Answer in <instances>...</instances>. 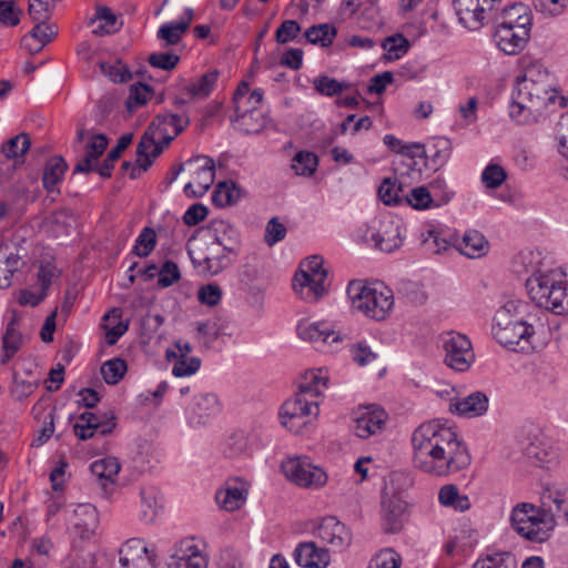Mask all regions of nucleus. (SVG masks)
<instances>
[{"label":"nucleus","instance_id":"12","mask_svg":"<svg viewBox=\"0 0 568 568\" xmlns=\"http://www.w3.org/2000/svg\"><path fill=\"white\" fill-rule=\"evenodd\" d=\"M314 534L325 545H329L334 551H342L352 542L351 531L334 516L323 518Z\"/></svg>","mask_w":568,"mask_h":568},{"label":"nucleus","instance_id":"21","mask_svg":"<svg viewBox=\"0 0 568 568\" xmlns=\"http://www.w3.org/2000/svg\"><path fill=\"white\" fill-rule=\"evenodd\" d=\"M404 232L405 227L398 220H390L383 223L382 229L377 233H373L371 240L377 250L392 253L402 246Z\"/></svg>","mask_w":568,"mask_h":568},{"label":"nucleus","instance_id":"61","mask_svg":"<svg viewBox=\"0 0 568 568\" xmlns=\"http://www.w3.org/2000/svg\"><path fill=\"white\" fill-rule=\"evenodd\" d=\"M301 31V26L295 20H285L275 32V41L280 44L294 40Z\"/></svg>","mask_w":568,"mask_h":568},{"label":"nucleus","instance_id":"45","mask_svg":"<svg viewBox=\"0 0 568 568\" xmlns=\"http://www.w3.org/2000/svg\"><path fill=\"white\" fill-rule=\"evenodd\" d=\"M382 47L386 50L388 60L400 59L409 50V41L400 33L387 37L383 40Z\"/></svg>","mask_w":568,"mask_h":568},{"label":"nucleus","instance_id":"60","mask_svg":"<svg viewBox=\"0 0 568 568\" xmlns=\"http://www.w3.org/2000/svg\"><path fill=\"white\" fill-rule=\"evenodd\" d=\"M201 359L199 357L179 358L172 369L175 377L191 376L200 369Z\"/></svg>","mask_w":568,"mask_h":568},{"label":"nucleus","instance_id":"26","mask_svg":"<svg viewBox=\"0 0 568 568\" xmlns=\"http://www.w3.org/2000/svg\"><path fill=\"white\" fill-rule=\"evenodd\" d=\"M488 397L483 392H474L468 396L450 403V409L462 416L477 417L488 409Z\"/></svg>","mask_w":568,"mask_h":568},{"label":"nucleus","instance_id":"18","mask_svg":"<svg viewBox=\"0 0 568 568\" xmlns=\"http://www.w3.org/2000/svg\"><path fill=\"white\" fill-rule=\"evenodd\" d=\"M207 560L192 539L182 540L171 556L168 568H206Z\"/></svg>","mask_w":568,"mask_h":568},{"label":"nucleus","instance_id":"50","mask_svg":"<svg viewBox=\"0 0 568 568\" xmlns=\"http://www.w3.org/2000/svg\"><path fill=\"white\" fill-rule=\"evenodd\" d=\"M402 192V185L397 184L396 180H392L390 178L384 179L378 187V195L386 205L399 204L403 200L400 195Z\"/></svg>","mask_w":568,"mask_h":568},{"label":"nucleus","instance_id":"46","mask_svg":"<svg viewBox=\"0 0 568 568\" xmlns=\"http://www.w3.org/2000/svg\"><path fill=\"white\" fill-rule=\"evenodd\" d=\"M30 145L31 141L29 134L22 132L9 139L2 145V153L8 159H16L18 156L24 155Z\"/></svg>","mask_w":568,"mask_h":568},{"label":"nucleus","instance_id":"4","mask_svg":"<svg viewBox=\"0 0 568 568\" xmlns=\"http://www.w3.org/2000/svg\"><path fill=\"white\" fill-rule=\"evenodd\" d=\"M526 288L537 310L557 315L568 314V291L565 274L557 270L537 271L526 280Z\"/></svg>","mask_w":568,"mask_h":568},{"label":"nucleus","instance_id":"48","mask_svg":"<svg viewBox=\"0 0 568 568\" xmlns=\"http://www.w3.org/2000/svg\"><path fill=\"white\" fill-rule=\"evenodd\" d=\"M187 22H169L162 24L158 30V38L164 40L168 45L178 44L182 36L187 31Z\"/></svg>","mask_w":568,"mask_h":568},{"label":"nucleus","instance_id":"31","mask_svg":"<svg viewBox=\"0 0 568 568\" xmlns=\"http://www.w3.org/2000/svg\"><path fill=\"white\" fill-rule=\"evenodd\" d=\"M297 335L308 342L326 343L332 337V343H337L341 337L332 331L326 323H311L301 321L297 325Z\"/></svg>","mask_w":568,"mask_h":568},{"label":"nucleus","instance_id":"29","mask_svg":"<svg viewBox=\"0 0 568 568\" xmlns=\"http://www.w3.org/2000/svg\"><path fill=\"white\" fill-rule=\"evenodd\" d=\"M515 26L531 30L532 18L528 8L523 3H514L504 8L496 20V27L513 28Z\"/></svg>","mask_w":568,"mask_h":568},{"label":"nucleus","instance_id":"44","mask_svg":"<svg viewBox=\"0 0 568 568\" xmlns=\"http://www.w3.org/2000/svg\"><path fill=\"white\" fill-rule=\"evenodd\" d=\"M216 501L227 511L236 510L245 500L244 490L239 487H227L216 493Z\"/></svg>","mask_w":568,"mask_h":568},{"label":"nucleus","instance_id":"17","mask_svg":"<svg viewBox=\"0 0 568 568\" xmlns=\"http://www.w3.org/2000/svg\"><path fill=\"white\" fill-rule=\"evenodd\" d=\"M189 163H195L197 166L194 181L186 183L184 191L189 196H202L214 182L215 163L207 156H197Z\"/></svg>","mask_w":568,"mask_h":568},{"label":"nucleus","instance_id":"10","mask_svg":"<svg viewBox=\"0 0 568 568\" xmlns=\"http://www.w3.org/2000/svg\"><path fill=\"white\" fill-rule=\"evenodd\" d=\"M282 470L287 479L305 488H320L327 480V475L322 468L301 458L283 462Z\"/></svg>","mask_w":568,"mask_h":568},{"label":"nucleus","instance_id":"43","mask_svg":"<svg viewBox=\"0 0 568 568\" xmlns=\"http://www.w3.org/2000/svg\"><path fill=\"white\" fill-rule=\"evenodd\" d=\"M158 132L148 128L144 134L141 136L138 145H136V156H141L142 159H153L158 158L163 152V146L156 145V136Z\"/></svg>","mask_w":568,"mask_h":568},{"label":"nucleus","instance_id":"32","mask_svg":"<svg viewBox=\"0 0 568 568\" xmlns=\"http://www.w3.org/2000/svg\"><path fill=\"white\" fill-rule=\"evenodd\" d=\"M235 130L244 134H255L261 132L266 125V118L263 113L235 112L231 118Z\"/></svg>","mask_w":568,"mask_h":568},{"label":"nucleus","instance_id":"37","mask_svg":"<svg viewBox=\"0 0 568 568\" xmlns=\"http://www.w3.org/2000/svg\"><path fill=\"white\" fill-rule=\"evenodd\" d=\"M336 34V28L329 23L312 26L304 33L310 43L320 44L324 48L329 47L333 43Z\"/></svg>","mask_w":568,"mask_h":568},{"label":"nucleus","instance_id":"25","mask_svg":"<svg viewBox=\"0 0 568 568\" xmlns=\"http://www.w3.org/2000/svg\"><path fill=\"white\" fill-rule=\"evenodd\" d=\"M209 230L214 239L213 244L221 246L224 252L237 253L241 245V237L233 225L224 220H214L211 222Z\"/></svg>","mask_w":568,"mask_h":568},{"label":"nucleus","instance_id":"57","mask_svg":"<svg viewBox=\"0 0 568 568\" xmlns=\"http://www.w3.org/2000/svg\"><path fill=\"white\" fill-rule=\"evenodd\" d=\"M181 278L178 264L171 260L163 263L159 271L158 283L161 287H169Z\"/></svg>","mask_w":568,"mask_h":568},{"label":"nucleus","instance_id":"41","mask_svg":"<svg viewBox=\"0 0 568 568\" xmlns=\"http://www.w3.org/2000/svg\"><path fill=\"white\" fill-rule=\"evenodd\" d=\"M91 473L100 480L114 481L121 466L115 457H105L98 459L91 464Z\"/></svg>","mask_w":568,"mask_h":568},{"label":"nucleus","instance_id":"33","mask_svg":"<svg viewBox=\"0 0 568 568\" xmlns=\"http://www.w3.org/2000/svg\"><path fill=\"white\" fill-rule=\"evenodd\" d=\"M68 170V163L61 155H54L45 164L42 184L48 192H53L55 185L62 180Z\"/></svg>","mask_w":568,"mask_h":568},{"label":"nucleus","instance_id":"59","mask_svg":"<svg viewBox=\"0 0 568 568\" xmlns=\"http://www.w3.org/2000/svg\"><path fill=\"white\" fill-rule=\"evenodd\" d=\"M532 6L536 11L542 14L557 17L564 13L567 0H532Z\"/></svg>","mask_w":568,"mask_h":568},{"label":"nucleus","instance_id":"39","mask_svg":"<svg viewBox=\"0 0 568 568\" xmlns=\"http://www.w3.org/2000/svg\"><path fill=\"white\" fill-rule=\"evenodd\" d=\"M219 75L217 70L206 72L197 81L187 84L185 91L191 98H206L212 92Z\"/></svg>","mask_w":568,"mask_h":568},{"label":"nucleus","instance_id":"23","mask_svg":"<svg viewBox=\"0 0 568 568\" xmlns=\"http://www.w3.org/2000/svg\"><path fill=\"white\" fill-rule=\"evenodd\" d=\"M293 555L295 562L304 568H325L331 561L328 550L313 541L298 544Z\"/></svg>","mask_w":568,"mask_h":568},{"label":"nucleus","instance_id":"2","mask_svg":"<svg viewBox=\"0 0 568 568\" xmlns=\"http://www.w3.org/2000/svg\"><path fill=\"white\" fill-rule=\"evenodd\" d=\"M557 99L560 100L561 108L567 105L565 98L558 97L548 81L535 80L530 70L523 79L517 80V88L513 92L509 104V115L518 124L536 123Z\"/></svg>","mask_w":568,"mask_h":568},{"label":"nucleus","instance_id":"28","mask_svg":"<svg viewBox=\"0 0 568 568\" xmlns=\"http://www.w3.org/2000/svg\"><path fill=\"white\" fill-rule=\"evenodd\" d=\"M190 124V119L186 114L175 113H160L149 125L159 134H170L176 138Z\"/></svg>","mask_w":568,"mask_h":568},{"label":"nucleus","instance_id":"64","mask_svg":"<svg viewBox=\"0 0 568 568\" xmlns=\"http://www.w3.org/2000/svg\"><path fill=\"white\" fill-rule=\"evenodd\" d=\"M286 235V227L277 217H272L265 229V242L272 246Z\"/></svg>","mask_w":568,"mask_h":568},{"label":"nucleus","instance_id":"7","mask_svg":"<svg viewBox=\"0 0 568 568\" xmlns=\"http://www.w3.org/2000/svg\"><path fill=\"white\" fill-rule=\"evenodd\" d=\"M510 523L514 530L531 542H545L551 536L550 517L542 518L537 506L519 503L511 511Z\"/></svg>","mask_w":568,"mask_h":568},{"label":"nucleus","instance_id":"47","mask_svg":"<svg viewBox=\"0 0 568 568\" xmlns=\"http://www.w3.org/2000/svg\"><path fill=\"white\" fill-rule=\"evenodd\" d=\"M155 245V231L150 226H145L136 237L132 253L139 257H146L154 250Z\"/></svg>","mask_w":568,"mask_h":568},{"label":"nucleus","instance_id":"40","mask_svg":"<svg viewBox=\"0 0 568 568\" xmlns=\"http://www.w3.org/2000/svg\"><path fill=\"white\" fill-rule=\"evenodd\" d=\"M313 87L318 94L332 98L341 94L345 90H348L351 88V83L346 81H337L334 78L322 74L313 80Z\"/></svg>","mask_w":568,"mask_h":568},{"label":"nucleus","instance_id":"27","mask_svg":"<svg viewBox=\"0 0 568 568\" xmlns=\"http://www.w3.org/2000/svg\"><path fill=\"white\" fill-rule=\"evenodd\" d=\"M74 515L79 518L73 525V534L75 537L87 540L94 534L98 525V511L91 504L79 505L74 509Z\"/></svg>","mask_w":568,"mask_h":568},{"label":"nucleus","instance_id":"52","mask_svg":"<svg viewBox=\"0 0 568 568\" xmlns=\"http://www.w3.org/2000/svg\"><path fill=\"white\" fill-rule=\"evenodd\" d=\"M100 69L114 83H124L132 78L129 68L120 60L114 63L101 62Z\"/></svg>","mask_w":568,"mask_h":568},{"label":"nucleus","instance_id":"54","mask_svg":"<svg viewBox=\"0 0 568 568\" xmlns=\"http://www.w3.org/2000/svg\"><path fill=\"white\" fill-rule=\"evenodd\" d=\"M402 557L394 549L381 550L369 561L368 568H400Z\"/></svg>","mask_w":568,"mask_h":568},{"label":"nucleus","instance_id":"36","mask_svg":"<svg viewBox=\"0 0 568 568\" xmlns=\"http://www.w3.org/2000/svg\"><path fill=\"white\" fill-rule=\"evenodd\" d=\"M242 191L233 181H224L216 185L212 201L216 206L234 205L241 199Z\"/></svg>","mask_w":568,"mask_h":568},{"label":"nucleus","instance_id":"35","mask_svg":"<svg viewBox=\"0 0 568 568\" xmlns=\"http://www.w3.org/2000/svg\"><path fill=\"white\" fill-rule=\"evenodd\" d=\"M132 140L133 133H126L119 138L116 145L111 149L102 164L97 169V172L102 178H111L115 161L120 159L122 152L131 144Z\"/></svg>","mask_w":568,"mask_h":568},{"label":"nucleus","instance_id":"1","mask_svg":"<svg viewBox=\"0 0 568 568\" xmlns=\"http://www.w3.org/2000/svg\"><path fill=\"white\" fill-rule=\"evenodd\" d=\"M546 315L526 301L508 300L495 313L493 335L504 347L515 352L525 351L531 345L536 326H544Z\"/></svg>","mask_w":568,"mask_h":568},{"label":"nucleus","instance_id":"63","mask_svg":"<svg viewBox=\"0 0 568 568\" xmlns=\"http://www.w3.org/2000/svg\"><path fill=\"white\" fill-rule=\"evenodd\" d=\"M406 201L416 210H425L433 202L429 191L425 186L415 187L410 194L406 196Z\"/></svg>","mask_w":568,"mask_h":568},{"label":"nucleus","instance_id":"16","mask_svg":"<svg viewBox=\"0 0 568 568\" xmlns=\"http://www.w3.org/2000/svg\"><path fill=\"white\" fill-rule=\"evenodd\" d=\"M530 38V30L520 26L513 28L495 27L494 39L497 47L506 54H517L523 51Z\"/></svg>","mask_w":568,"mask_h":568},{"label":"nucleus","instance_id":"42","mask_svg":"<svg viewBox=\"0 0 568 568\" xmlns=\"http://www.w3.org/2000/svg\"><path fill=\"white\" fill-rule=\"evenodd\" d=\"M318 165V158L314 152L300 151L292 159V169L297 175L311 176Z\"/></svg>","mask_w":568,"mask_h":568},{"label":"nucleus","instance_id":"14","mask_svg":"<svg viewBox=\"0 0 568 568\" xmlns=\"http://www.w3.org/2000/svg\"><path fill=\"white\" fill-rule=\"evenodd\" d=\"M386 413L378 406L371 405L358 408L354 413V432L359 438H368L382 429Z\"/></svg>","mask_w":568,"mask_h":568},{"label":"nucleus","instance_id":"15","mask_svg":"<svg viewBox=\"0 0 568 568\" xmlns=\"http://www.w3.org/2000/svg\"><path fill=\"white\" fill-rule=\"evenodd\" d=\"M541 517H550L551 531L556 525V518H565L568 523V491L555 488H546L540 496V506L538 507Z\"/></svg>","mask_w":568,"mask_h":568},{"label":"nucleus","instance_id":"58","mask_svg":"<svg viewBox=\"0 0 568 568\" xmlns=\"http://www.w3.org/2000/svg\"><path fill=\"white\" fill-rule=\"evenodd\" d=\"M505 170L498 164H489L481 174L483 183L488 189H496L506 180Z\"/></svg>","mask_w":568,"mask_h":568},{"label":"nucleus","instance_id":"34","mask_svg":"<svg viewBox=\"0 0 568 568\" xmlns=\"http://www.w3.org/2000/svg\"><path fill=\"white\" fill-rule=\"evenodd\" d=\"M440 505L450 507L457 511H466L471 507L469 497L459 494V489L454 484H447L440 487L438 493Z\"/></svg>","mask_w":568,"mask_h":568},{"label":"nucleus","instance_id":"20","mask_svg":"<svg viewBox=\"0 0 568 568\" xmlns=\"http://www.w3.org/2000/svg\"><path fill=\"white\" fill-rule=\"evenodd\" d=\"M20 317L16 311L11 320L7 323L1 338L0 363L8 364L23 345V335L20 331Z\"/></svg>","mask_w":568,"mask_h":568},{"label":"nucleus","instance_id":"56","mask_svg":"<svg viewBox=\"0 0 568 568\" xmlns=\"http://www.w3.org/2000/svg\"><path fill=\"white\" fill-rule=\"evenodd\" d=\"M148 62L153 68L171 71L180 62V57L173 52H154L149 55Z\"/></svg>","mask_w":568,"mask_h":568},{"label":"nucleus","instance_id":"53","mask_svg":"<svg viewBox=\"0 0 568 568\" xmlns=\"http://www.w3.org/2000/svg\"><path fill=\"white\" fill-rule=\"evenodd\" d=\"M115 417L111 415V419L106 423H101V416L91 413V412H84L79 416V422L82 425H85V428H93L95 430H99L101 435H108L110 434L114 426Z\"/></svg>","mask_w":568,"mask_h":568},{"label":"nucleus","instance_id":"30","mask_svg":"<svg viewBox=\"0 0 568 568\" xmlns=\"http://www.w3.org/2000/svg\"><path fill=\"white\" fill-rule=\"evenodd\" d=\"M456 247L463 255L469 258H477L486 255L489 250V243L480 232L468 230Z\"/></svg>","mask_w":568,"mask_h":568},{"label":"nucleus","instance_id":"38","mask_svg":"<svg viewBox=\"0 0 568 568\" xmlns=\"http://www.w3.org/2000/svg\"><path fill=\"white\" fill-rule=\"evenodd\" d=\"M193 412L197 415V423H205L204 418L220 412L217 396L212 393L201 394L194 397Z\"/></svg>","mask_w":568,"mask_h":568},{"label":"nucleus","instance_id":"19","mask_svg":"<svg viewBox=\"0 0 568 568\" xmlns=\"http://www.w3.org/2000/svg\"><path fill=\"white\" fill-rule=\"evenodd\" d=\"M454 8L459 22L468 30L476 31L484 26L486 12L481 0H454Z\"/></svg>","mask_w":568,"mask_h":568},{"label":"nucleus","instance_id":"9","mask_svg":"<svg viewBox=\"0 0 568 568\" xmlns=\"http://www.w3.org/2000/svg\"><path fill=\"white\" fill-rule=\"evenodd\" d=\"M440 339L445 364L457 372H466L475 359L470 339L457 332L444 333Z\"/></svg>","mask_w":568,"mask_h":568},{"label":"nucleus","instance_id":"62","mask_svg":"<svg viewBox=\"0 0 568 568\" xmlns=\"http://www.w3.org/2000/svg\"><path fill=\"white\" fill-rule=\"evenodd\" d=\"M351 354L353 361L359 366H366L377 359V354L373 352L365 343L352 345Z\"/></svg>","mask_w":568,"mask_h":568},{"label":"nucleus","instance_id":"11","mask_svg":"<svg viewBox=\"0 0 568 568\" xmlns=\"http://www.w3.org/2000/svg\"><path fill=\"white\" fill-rule=\"evenodd\" d=\"M460 439L455 430L433 420L419 425L412 434L413 453L434 448L435 444L446 445Z\"/></svg>","mask_w":568,"mask_h":568},{"label":"nucleus","instance_id":"49","mask_svg":"<svg viewBox=\"0 0 568 568\" xmlns=\"http://www.w3.org/2000/svg\"><path fill=\"white\" fill-rule=\"evenodd\" d=\"M126 368L128 367H126L125 361L116 357V358L106 361L101 366V374L106 384L115 385L124 376Z\"/></svg>","mask_w":568,"mask_h":568},{"label":"nucleus","instance_id":"22","mask_svg":"<svg viewBox=\"0 0 568 568\" xmlns=\"http://www.w3.org/2000/svg\"><path fill=\"white\" fill-rule=\"evenodd\" d=\"M406 504L398 496L382 501V527L387 534H396L404 525Z\"/></svg>","mask_w":568,"mask_h":568},{"label":"nucleus","instance_id":"24","mask_svg":"<svg viewBox=\"0 0 568 568\" xmlns=\"http://www.w3.org/2000/svg\"><path fill=\"white\" fill-rule=\"evenodd\" d=\"M526 457L536 466L548 468L558 463L557 448L546 438L536 437L525 448Z\"/></svg>","mask_w":568,"mask_h":568},{"label":"nucleus","instance_id":"3","mask_svg":"<svg viewBox=\"0 0 568 568\" xmlns=\"http://www.w3.org/2000/svg\"><path fill=\"white\" fill-rule=\"evenodd\" d=\"M327 383L326 376L314 371L307 372L295 395L282 405L281 424L293 433H301L313 418L317 417L318 397L327 388Z\"/></svg>","mask_w":568,"mask_h":568},{"label":"nucleus","instance_id":"5","mask_svg":"<svg viewBox=\"0 0 568 568\" xmlns=\"http://www.w3.org/2000/svg\"><path fill=\"white\" fill-rule=\"evenodd\" d=\"M470 454L462 439L413 453L414 466L423 473L446 476L470 465Z\"/></svg>","mask_w":568,"mask_h":568},{"label":"nucleus","instance_id":"51","mask_svg":"<svg viewBox=\"0 0 568 568\" xmlns=\"http://www.w3.org/2000/svg\"><path fill=\"white\" fill-rule=\"evenodd\" d=\"M151 92L152 88L145 83L138 82L131 85L129 97L125 101L128 111L133 112L135 109L144 105Z\"/></svg>","mask_w":568,"mask_h":568},{"label":"nucleus","instance_id":"55","mask_svg":"<svg viewBox=\"0 0 568 568\" xmlns=\"http://www.w3.org/2000/svg\"><path fill=\"white\" fill-rule=\"evenodd\" d=\"M473 568H516V561L509 554H495L478 559Z\"/></svg>","mask_w":568,"mask_h":568},{"label":"nucleus","instance_id":"13","mask_svg":"<svg viewBox=\"0 0 568 568\" xmlns=\"http://www.w3.org/2000/svg\"><path fill=\"white\" fill-rule=\"evenodd\" d=\"M155 556L139 538L125 541L119 550V562L123 568H155Z\"/></svg>","mask_w":568,"mask_h":568},{"label":"nucleus","instance_id":"8","mask_svg":"<svg viewBox=\"0 0 568 568\" xmlns=\"http://www.w3.org/2000/svg\"><path fill=\"white\" fill-rule=\"evenodd\" d=\"M326 276L323 257L312 255L302 262L300 272L295 274L294 290L301 294L302 298L316 302L326 293L324 285Z\"/></svg>","mask_w":568,"mask_h":568},{"label":"nucleus","instance_id":"6","mask_svg":"<svg viewBox=\"0 0 568 568\" xmlns=\"http://www.w3.org/2000/svg\"><path fill=\"white\" fill-rule=\"evenodd\" d=\"M346 292L353 308L377 321L384 320L394 305L393 293L387 287L378 290L361 281H352Z\"/></svg>","mask_w":568,"mask_h":568}]
</instances>
